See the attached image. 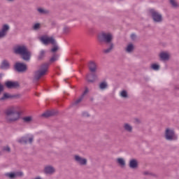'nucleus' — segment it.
I'll return each instance as SVG.
<instances>
[{"label":"nucleus","mask_w":179,"mask_h":179,"mask_svg":"<svg viewBox=\"0 0 179 179\" xmlns=\"http://www.w3.org/2000/svg\"><path fill=\"white\" fill-rule=\"evenodd\" d=\"M114 35L111 32L102 31L98 35L99 43H104L108 48L103 50V54H110L114 50Z\"/></svg>","instance_id":"nucleus-1"},{"label":"nucleus","mask_w":179,"mask_h":179,"mask_svg":"<svg viewBox=\"0 0 179 179\" xmlns=\"http://www.w3.org/2000/svg\"><path fill=\"white\" fill-rule=\"evenodd\" d=\"M13 51L15 55H20L22 61L29 62L31 59V52L25 45H17L13 47Z\"/></svg>","instance_id":"nucleus-2"},{"label":"nucleus","mask_w":179,"mask_h":179,"mask_svg":"<svg viewBox=\"0 0 179 179\" xmlns=\"http://www.w3.org/2000/svg\"><path fill=\"white\" fill-rule=\"evenodd\" d=\"M6 121L8 124H13L20 120V112L15 110V108H10L4 111Z\"/></svg>","instance_id":"nucleus-3"},{"label":"nucleus","mask_w":179,"mask_h":179,"mask_svg":"<svg viewBox=\"0 0 179 179\" xmlns=\"http://www.w3.org/2000/svg\"><path fill=\"white\" fill-rule=\"evenodd\" d=\"M48 66H50V64L44 63L41 65V68L38 70H36L34 72V78L33 83H37L43 76L47 73V71H48Z\"/></svg>","instance_id":"nucleus-4"},{"label":"nucleus","mask_w":179,"mask_h":179,"mask_svg":"<svg viewBox=\"0 0 179 179\" xmlns=\"http://www.w3.org/2000/svg\"><path fill=\"white\" fill-rule=\"evenodd\" d=\"M148 15L151 17L154 23H162L163 22V15L160 12L157 11L155 8H150L148 10Z\"/></svg>","instance_id":"nucleus-5"},{"label":"nucleus","mask_w":179,"mask_h":179,"mask_svg":"<svg viewBox=\"0 0 179 179\" xmlns=\"http://www.w3.org/2000/svg\"><path fill=\"white\" fill-rule=\"evenodd\" d=\"M164 138L166 141H169L170 142L173 141H177L178 136L176 134V131L171 128H166L164 131Z\"/></svg>","instance_id":"nucleus-6"},{"label":"nucleus","mask_w":179,"mask_h":179,"mask_svg":"<svg viewBox=\"0 0 179 179\" xmlns=\"http://www.w3.org/2000/svg\"><path fill=\"white\" fill-rule=\"evenodd\" d=\"M34 141V136L33 135H26L21 138H20L18 140H17V142L18 143H20V145H27L29 143V145H31Z\"/></svg>","instance_id":"nucleus-7"},{"label":"nucleus","mask_w":179,"mask_h":179,"mask_svg":"<svg viewBox=\"0 0 179 179\" xmlns=\"http://www.w3.org/2000/svg\"><path fill=\"white\" fill-rule=\"evenodd\" d=\"M14 69L20 73H23L27 71V64L21 62L15 63Z\"/></svg>","instance_id":"nucleus-8"},{"label":"nucleus","mask_w":179,"mask_h":179,"mask_svg":"<svg viewBox=\"0 0 179 179\" xmlns=\"http://www.w3.org/2000/svg\"><path fill=\"white\" fill-rule=\"evenodd\" d=\"M40 41H41L44 45H48V44H55V41H55V38L52 36L48 37L47 36H43L40 38Z\"/></svg>","instance_id":"nucleus-9"},{"label":"nucleus","mask_w":179,"mask_h":179,"mask_svg":"<svg viewBox=\"0 0 179 179\" xmlns=\"http://www.w3.org/2000/svg\"><path fill=\"white\" fill-rule=\"evenodd\" d=\"M74 161L79 164V166H87V159L83 158L78 155H76L73 157Z\"/></svg>","instance_id":"nucleus-10"},{"label":"nucleus","mask_w":179,"mask_h":179,"mask_svg":"<svg viewBox=\"0 0 179 179\" xmlns=\"http://www.w3.org/2000/svg\"><path fill=\"white\" fill-rule=\"evenodd\" d=\"M5 86L7 89H16L17 87H20V85L17 81H10L8 80L5 83Z\"/></svg>","instance_id":"nucleus-11"},{"label":"nucleus","mask_w":179,"mask_h":179,"mask_svg":"<svg viewBox=\"0 0 179 179\" xmlns=\"http://www.w3.org/2000/svg\"><path fill=\"white\" fill-rule=\"evenodd\" d=\"M10 29V27L8 24H6L3 25L1 29L0 30V39L6 36V34H8V31H9Z\"/></svg>","instance_id":"nucleus-12"},{"label":"nucleus","mask_w":179,"mask_h":179,"mask_svg":"<svg viewBox=\"0 0 179 179\" xmlns=\"http://www.w3.org/2000/svg\"><path fill=\"white\" fill-rule=\"evenodd\" d=\"M158 57L159 58V61H162L163 62H165V61H169L170 59V55L166 52H159Z\"/></svg>","instance_id":"nucleus-13"},{"label":"nucleus","mask_w":179,"mask_h":179,"mask_svg":"<svg viewBox=\"0 0 179 179\" xmlns=\"http://www.w3.org/2000/svg\"><path fill=\"white\" fill-rule=\"evenodd\" d=\"M86 79L88 83H94L96 82V80L97 79V75H96V73H94L88 74L86 76Z\"/></svg>","instance_id":"nucleus-14"},{"label":"nucleus","mask_w":179,"mask_h":179,"mask_svg":"<svg viewBox=\"0 0 179 179\" xmlns=\"http://www.w3.org/2000/svg\"><path fill=\"white\" fill-rule=\"evenodd\" d=\"M122 127L125 132H128V134H132V132H134V127H132L131 124L125 122L123 124Z\"/></svg>","instance_id":"nucleus-15"},{"label":"nucleus","mask_w":179,"mask_h":179,"mask_svg":"<svg viewBox=\"0 0 179 179\" xmlns=\"http://www.w3.org/2000/svg\"><path fill=\"white\" fill-rule=\"evenodd\" d=\"M88 68L90 71L92 72V73H94V72L97 71V64H96V62L93 61H90Z\"/></svg>","instance_id":"nucleus-16"},{"label":"nucleus","mask_w":179,"mask_h":179,"mask_svg":"<svg viewBox=\"0 0 179 179\" xmlns=\"http://www.w3.org/2000/svg\"><path fill=\"white\" fill-rule=\"evenodd\" d=\"M129 167L130 169H133L134 170L138 169V159H130L129 162Z\"/></svg>","instance_id":"nucleus-17"},{"label":"nucleus","mask_w":179,"mask_h":179,"mask_svg":"<svg viewBox=\"0 0 179 179\" xmlns=\"http://www.w3.org/2000/svg\"><path fill=\"white\" fill-rule=\"evenodd\" d=\"M45 174H49V176H52L55 173V168L52 166H47L44 168Z\"/></svg>","instance_id":"nucleus-18"},{"label":"nucleus","mask_w":179,"mask_h":179,"mask_svg":"<svg viewBox=\"0 0 179 179\" xmlns=\"http://www.w3.org/2000/svg\"><path fill=\"white\" fill-rule=\"evenodd\" d=\"M20 95H10L8 93H4L3 96L0 98V101H3L7 100V99H15L16 97H19Z\"/></svg>","instance_id":"nucleus-19"},{"label":"nucleus","mask_w":179,"mask_h":179,"mask_svg":"<svg viewBox=\"0 0 179 179\" xmlns=\"http://www.w3.org/2000/svg\"><path fill=\"white\" fill-rule=\"evenodd\" d=\"M10 68V64L6 59L2 61L0 65V69H9Z\"/></svg>","instance_id":"nucleus-20"},{"label":"nucleus","mask_w":179,"mask_h":179,"mask_svg":"<svg viewBox=\"0 0 179 179\" xmlns=\"http://www.w3.org/2000/svg\"><path fill=\"white\" fill-rule=\"evenodd\" d=\"M57 112L55 110H48L42 114V117H45V118H48V117H53V115H56Z\"/></svg>","instance_id":"nucleus-21"},{"label":"nucleus","mask_w":179,"mask_h":179,"mask_svg":"<svg viewBox=\"0 0 179 179\" xmlns=\"http://www.w3.org/2000/svg\"><path fill=\"white\" fill-rule=\"evenodd\" d=\"M36 10L39 13V15H50V10L41 7L38 8Z\"/></svg>","instance_id":"nucleus-22"},{"label":"nucleus","mask_w":179,"mask_h":179,"mask_svg":"<svg viewBox=\"0 0 179 179\" xmlns=\"http://www.w3.org/2000/svg\"><path fill=\"white\" fill-rule=\"evenodd\" d=\"M108 88V83L106 81H102L99 85V89L100 90H106V89Z\"/></svg>","instance_id":"nucleus-23"},{"label":"nucleus","mask_w":179,"mask_h":179,"mask_svg":"<svg viewBox=\"0 0 179 179\" xmlns=\"http://www.w3.org/2000/svg\"><path fill=\"white\" fill-rule=\"evenodd\" d=\"M120 96L122 97V99H129L128 91L125 90H123L120 92Z\"/></svg>","instance_id":"nucleus-24"},{"label":"nucleus","mask_w":179,"mask_h":179,"mask_svg":"<svg viewBox=\"0 0 179 179\" xmlns=\"http://www.w3.org/2000/svg\"><path fill=\"white\" fill-rule=\"evenodd\" d=\"M117 163H118L119 166H120L122 169L126 166L125 159H124V158H117Z\"/></svg>","instance_id":"nucleus-25"},{"label":"nucleus","mask_w":179,"mask_h":179,"mask_svg":"<svg viewBox=\"0 0 179 179\" xmlns=\"http://www.w3.org/2000/svg\"><path fill=\"white\" fill-rule=\"evenodd\" d=\"M45 57V50H42L38 55V61H43Z\"/></svg>","instance_id":"nucleus-26"},{"label":"nucleus","mask_w":179,"mask_h":179,"mask_svg":"<svg viewBox=\"0 0 179 179\" xmlns=\"http://www.w3.org/2000/svg\"><path fill=\"white\" fill-rule=\"evenodd\" d=\"M126 52H128L129 54H131V52H133L134 51V44L130 43L127 45V47L125 48Z\"/></svg>","instance_id":"nucleus-27"},{"label":"nucleus","mask_w":179,"mask_h":179,"mask_svg":"<svg viewBox=\"0 0 179 179\" xmlns=\"http://www.w3.org/2000/svg\"><path fill=\"white\" fill-rule=\"evenodd\" d=\"M53 45L52 48L50 50L51 52H57L58 50H59V46H58V43L57 41L55 42V43L52 44Z\"/></svg>","instance_id":"nucleus-28"},{"label":"nucleus","mask_w":179,"mask_h":179,"mask_svg":"<svg viewBox=\"0 0 179 179\" xmlns=\"http://www.w3.org/2000/svg\"><path fill=\"white\" fill-rule=\"evenodd\" d=\"M169 3H171L172 8H175L176 9L179 8V3L176 0H169Z\"/></svg>","instance_id":"nucleus-29"},{"label":"nucleus","mask_w":179,"mask_h":179,"mask_svg":"<svg viewBox=\"0 0 179 179\" xmlns=\"http://www.w3.org/2000/svg\"><path fill=\"white\" fill-rule=\"evenodd\" d=\"M22 120L24 122H26L27 124H29L33 121V117L31 116H27L22 117Z\"/></svg>","instance_id":"nucleus-30"},{"label":"nucleus","mask_w":179,"mask_h":179,"mask_svg":"<svg viewBox=\"0 0 179 179\" xmlns=\"http://www.w3.org/2000/svg\"><path fill=\"white\" fill-rule=\"evenodd\" d=\"M40 29H41V24H40L38 22L34 24L32 26V29L35 30V31H37V30H40Z\"/></svg>","instance_id":"nucleus-31"},{"label":"nucleus","mask_w":179,"mask_h":179,"mask_svg":"<svg viewBox=\"0 0 179 179\" xmlns=\"http://www.w3.org/2000/svg\"><path fill=\"white\" fill-rule=\"evenodd\" d=\"M150 68L153 71H159V69H160V65L157 64H151Z\"/></svg>","instance_id":"nucleus-32"},{"label":"nucleus","mask_w":179,"mask_h":179,"mask_svg":"<svg viewBox=\"0 0 179 179\" xmlns=\"http://www.w3.org/2000/svg\"><path fill=\"white\" fill-rule=\"evenodd\" d=\"M6 177H8V178H16V173H6Z\"/></svg>","instance_id":"nucleus-33"},{"label":"nucleus","mask_w":179,"mask_h":179,"mask_svg":"<svg viewBox=\"0 0 179 179\" xmlns=\"http://www.w3.org/2000/svg\"><path fill=\"white\" fill-rule=\"evenodd\" d=\"M59 57V56L58 55L54 54L52 57L50 58V62H55V61L58 59Z\"/></svg>","instance_id":"nucleus-34"},{"label":"nucleus","mask_w":179,"mask_h":179,"mask_svg":"<svg viewBox=\"0 0 179 179\" xmlns=\"http://www.w3.org/2000/svg\"><path fill=\"white\" fill-rule=\"evenodd\" d=\"M143 176H151L152 177H156V174L149 171H145L143 173Z\"/></svg>","instance_id":"nucleus-35"},{"label":"nucleus","mask_w":179,"mask_h":179,"mask_svg":"<svg viewBox=\"0 0 179 179\" xmlns=\"http://www.w3.org/2000/svg\"><path fill=\"white\" fill-rule=\"evenodd\" d=\"M82 117H83L84 118H89V117H90V114H89V113H87V111H83L81 113Z\"/></svg>","instance_id":"nucleus-36"},{"label":"nucleus","mask_w":179,"mask_h":179,"mask_svg":"<svg viewBox=\"0 0 179 179\" xmlns=\"http://www.w3.org/2000/svg\"><path fill=\"white\" fill-rule=\"evenodd\" d=\"M83 100V98L82 96H80L78 99H77L73 103V106H78V104H79V103H80V101H82Z\"/></svg>","instance_id":"nucleus-37"},{"label":"nucleus","mask_w":179,"mask_h":179,"mask_svg":"<svg viewBox=\"0 0 179 179\" xmlns=\"http://www.w3.org/2000/svg\"><path fill=\"white\" fill-rule=\"evenodd\" d=\"M3 150L4 151V152H7V153H10V146H4L3 148Z\"/></svg>","instance_id":"nucleus-38"},{"label":"nucleus","mask_w":179,"mask_h":179,"mask_svg":"<svg viewBox=\"0 0 179 179\" xmlns=\"http://www.w3.org/2000/svg\"><path fill=\"white\" fill-rule=\"evenodd\" d=\"M87 93H89V89H87V87H86L85 90L82 94L81 97H83V99L85 97V96H86V94H87Z\"/></svg>","instance_id":"nucleus-39"},{"label":"nucleus","mask_w":179,"mask_h":179,"mask_svg":"<svg viewBox=\"0 0 179 179\" xmlns=\"http://www.w3.org/2000/svg\"><path fill=\"white\" fill-rule=\"evenodd\" d=\"M16 177H23V172H22V171L16 172L15 173V178Z\"/></svg>","instance_id":"nucleus-40"},{"label":"nucleus","mask_w":179,"mask_h":179,"mask_svg":"<svg viewBox=\"0 0 179 179\" xmlns=\"http://www.w3.org/2000/svg\"><path fill=\"white\" fill-rule=\"evenodd\" d=\"M131 39L133 41H135V40H136V34H131Z\"/></svg>","instance_id":"nucleus-41"},{"label":"nucleus","mask_w":179,"mask_h":179,"mask_svg":"<svg viewBox=\"0 0 179 179\" xmlns=\"http://www.w3.org/2000/svg\"><path fill=\"white\" fill-rule=\"evenodd\" d=\"M63 30L64 33H69V27H64Z\"/></svg>","instance_id":"nucleus-42"},{"label":"nucleus","mask_w":179,"mask_h":179,"mask_svg":"<svg viewBox=\"0 0 179 179\" xmlns=\"http://www.w3.org/2000/svg\"><path fill=\"white\" fill-rule=\"evenodd\" d=\"M135 122L137 123V124H141V120L138 119V118H136L135 119Z\"/></svg>","instance_id":"nucleus-43"},{"label":"nucleus","mask_w":179,"mask_h":179,"mask_svg":"<svg viewBox=\"0 0 179 179\" xmlns=\"http://www.w3.org/2000/svg\"><path fill=\"white\" fill-rule=\"evenodd\" d=\"M56 23L55 22H52V26H55Z\"/></svg>","instance_id":"nucleus-44"},{"label":"nucleus","mask_w":179,"mask_h":179,"mask_svg":"<svg viewBox=\"0 0 179 179\" xmlns=\"http://www.w3.org/2000/svg\"><path fill=\"white\" fill-rule=\"evenodd\" d=\"M8 1V2H13V1H15V0H7Z\"/></svg>","instance_id":"nucleus-45"},{"label":"nucleus","mask_w":179,"mask_h":179,"mask_svg":"<svg viewBox=\"0 0 179 179\" xmlns=\"http://www.w3.org/2000/svg\"><path fill=\"white\" fill-rule=\"evenodd\" d=\"M2 76H3V74L0 73V78H2Z\"/></svg>","instance_id":"nucleus-46"},{"label":"nucleus","mask_w":179,"mask_h":179,"mask_svg":"<svg viewBox=\"0 0 179 179\" xmlns=\"http://www.w3.org/2000/svg\"><path fill=\"white\" fill-rule=\"evenodd\" d=\"M176 89H178L179 90V88L178 87H176Z\"/></svg>","instance_id":"nucleus-47"},{"label":"nucleus","mask_w":179,"mask_h":179,"mask_svg":"<svg viewBox=\"0 0 179 179\" xmlns=\"http://www.w3.org/2000/svg\"><path fill=\"white\" fill-rule=\"evenodd\" d=\"M0 155H1V152H0Z\"/></svg>","instance_id":"nucleus-48"}]
</instances>
